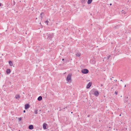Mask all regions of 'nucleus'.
<instances>
[{
	"mask_svg": "<svg viewBox=\"0 0 131 131\" xmlns=\"http://www.w3.org/2000/svg\"><path fill=\"white\" fill-rule=\"evenodd\" d=\"M95 89H93L91 91L90 93L92 94H93L94 93V95L96 96H97L99 95V92L98 91H95Z\"/></svg>",
	"mask_w": 131,
	"mask_h": 131,
	"instance_id": "nucleus-1",
	"label": "nucleus"
},
{
	"mask_svg": "<svg viewBox=\"0 0 131 131\" xmlns=\"http://www.w3.org/2000/svg\"><path fill=\"white\" fill-rule=\"evenodd\" d=\"M81 72L83 74H86L89 73V71L88 69H85L82 70Z\"/></svg>",
	"mask_w": 131,
	"mask_h": 131,
	"instance_id": "nucleus-2",
	"label": "nucleus"
},
{
	"mask_svg": "<svg viewBox=\"0 0 131 131\" xmlns=\"http://www.w3.org/2000/svg\"><path fill=\"white\" fill-rule=\"evenodd\" d=\"M71 75L70 74H69L67 78V82H69L70 81L71 82Z\"/></svg>",
	"mask_w": 131,
	"mask_h": 131,
	"instance_id": "nucleus-3",
	"label": "nucleus"
},
{
	"mask_svg": "<svg viewBox=\"0 0 131 131\" xmlns=\"http://www.w3.org/2000/svg\"><path fill=\"white\" fill-rule=\"evenodd\" d=\"M92 83L91 82H89L88 84H87L86 88L87 89H89L91 86Z\"/></svg>",
	"mask_w": 131,
	"mask_h": 131,
	"instance_id": "nucleus-4",
	"label": "nucleus"
},
{
	"mask_svg": "<svg viewBox=\"0 0 131 131\" xmlns=\"http://www.w3.org/2000/svg\"><path fill=\"white\" fill-rule=\"evenodd\" d=\"M48 37L47 38H49L50 39H51L52 37V35L51 34L47 33Z\"/></svg>",
	"mask_w": 131,
	"mask_h": 131,
	"instance_id": "nucleus-5",
	"label": "nucleus"
},
{
	"mask_svg": "<svg viewBox=\"0 0 131 131\" xmlns=\"http://www.w3.org/2000/svg\"><path fill=\"white\" fill-rule=\"evenodd\" d=\"M30 106L28 104H26L25 105V109H27L29 108V107Z\"/></svg>",
	"mask_w": 131,
	"mask_h": 131,
	"instance_id": "nucleus-6",
	"label": "nucleus"
},
{
	"mask_svg": "<svg viewBox=\"0 0 131 131\" xmlns=\"http://www.w3.org/2000/svg\"><path fill=\"white\" fill-rule=\"evenodd\" d=\"M90 62L92 64H95L96 63V61L94 60H91L90 61Z\"/></svg>",
	"mask_w": 131,
	"mask_h": 131,
	"instance_id": "nucleus-7",
	"label": "nucleus"
},
{
	"mask_svg": "<svg viewBox=\"0 0 131 131\" xmlns=\"http://www.w3.org/2000/svg\"><path fill=\"white\" fill-rule=\"evenodd\" d=\"M28 128L32 130L34 128L33 126L32 125H29V126Z\"/></svg>",
	"mask_w": 131,
	"mask_h": 131,
	"instance_id": "nucleus-8",
	"label": "nucleus"
},
{
	"mask_svg": "<svg viewBox=\"0 0 131 131\" xmlns=\"http://www.w3.org/2000/svg\"><path fill=\"white\" fill-rule=\"evenodd\" d=\"M11 72V71L10 69H8L6 70V72L7 74H9Z\"/></svg>",
	"mask_w": 131,
	"mask_h": 131,
	"instance_id": "nucleus-9",
	"label": "nucleus"
},
{
	"mask_svg": "<svg viewBox=\"0 0 131 131\" xmlns=\"http://www.w3.org/2000/svg\"><path fill=\"white\" fill-rule=\"evenodd\" d=\"M47 125V124L46 123H44L43 125V128L44 129H46V127Z\"/></svg>",
	"mask_w": 131,
	"mask_h": 131,
	"instance_id": "nucleus-10",
	"label": "nucleus"
},
{
	"mask_svg": "<svg viewBox=\"0 0 131 131\" xmlns=\"http://www.w3.org/2000/svg\"><path fill=\"white\" fill-rule=\"evenodd\" d=\"M15 98L16 99L19 100V99L20 98V96L19 95H16L15 96Z\"/></svg>",
	"mask_w": 131,
	"mask_h": 131,
	"instance_id": "nucleus-11",
	"label": "nucleus"
},
{
	"mask_svg": "<svg viewBox=\"0 0 131 131\" xmlns=\"http://www.w3.org/2000/svg\"><path fill=\"white\" fill-rule=\"evenodd\" d=\"M37 99L39 101H41L42 99V97L41 96H39L38 98Z\"/></svg>",
	"mask_w": 131,
	"mask_h": 131,
	"instance_id": "nucleus-12",
	"label": "nucleus"
},
{
	"mask_svg": "<svg viewBox=\"0 0 131 131\" xmlns=\"http://www.w3.org/2000/svg\"><path fill=\"white\" fill-rule=\"evenodd\" d=\"M9 64L10 65V66H13V63L11 61H9Z\"/></svg>",
	"mask_w": 131,
	"mask_h": 131,
	"instance_id": "nucleus-13",
	"label": "nucleus"
},
{
	"mask_svg": "<svg viewBox=\"0 0 131 131\" xmlns=\"http://www.w3.org/2000/svg\"><path fill=\"white\" fill-rule=\"evenodd\" d=\"M92 0H88L87 3L88 4H90L92 2Z\"/></svg>",
	"mask_w": 131,
	"mask_h": 131,
	"instance_id": "nucleus-14",
	"label": "nucleus"
},
{
	"mask_svg": "<svg viewBox=\"0 0 131 131\" xmlns=\"http://www.w3.org/2000/svg\"><path fill=\"white\" fill-rule=\"evenodd\" d=\"M75 55L79 57L80 56L81 54L80 53L78 52L76 53Z\"/></svg>",
	"mask_w": 131,
	"mask_h": 131,
	"instance_id": "nucleus-15",
	"label": "nucleus"
},
{
	"mask_svg": "<svg viewBox=\"0 0 131 131\" xmlns=\"http://www.w3.org/2000/svg\"><path fill=\"white\" fill-rule=\"evenodd\" d=\"M119 27V26L118 25H116V26H115L114 27V28L116 29H117Z\"/></svg>",
	"mask_w": 131,
	"mask_h": 131,
	"instance_id": "nucleus-16",
	"label": "nucleus"
},
{
	"mask_svg": "<svg viewBox=\"0 0 131 131\" xmlns=\"http://www.w3.org/2000/svg\"><path fill=\"white\" fill-rule=\"evenodd\" d=\"M86 0H82L81 1V3H84L86 2Z\"/></svg>",
	"mask_w": 131,
	"mask_h": 131,
	"instance_id": "nucleus-17",
	"label": "nucleus"
},
{
	"mask_svg": "<svg viewBox=\"0 0 131 131\" xmlns=\"http://www.w3.org/2000/svg\"><path fill=\"white\" fill-rule=\"evenodd\" d=\"M34 112L35 113L37 114L38 113V112H37V110H35V111H34Z\"/></svg>",
	"mask_w": 131,
	"mask_h": 131,
	"instance_id": "nucleus-18",
	"label": "nucleus"
},
{
	"mask_svg": "<svg viewBox=\"0 0 131 131\" xmlns=\"http://www.w3.org/2000/svg\"><path fill=\"white\" fill-rule=\"evenodd\" d=\"M111 57V56L110 55L109 56H107V57H106V59H107V60H108L110 57Z\"/></svg>",
	"mask_w": 131,
	"mask_h": 131,
	"instance_id": "nucleus-19",
	"label": "nucleus"
},
{
	"mask_svg": "<svg viewBox=\"0 0 131 131\" xmlns=\"http://www.w3.org/2000/svg\"><path fill=\"white\" fill-rule=\"evenodd\" d=\"M40 16L43 15L44 13L43 12H42L40 14Z\"/></svg>",
	"mask_w": 131,
	"mask_h": 131,
	"instance_id": "nucleus-20",
	"label": "nucleus"
},
{
	"mask_svg": "<svg viewBox=\"0 0 131 131\" xmlns=\"http://www.w3.org/2000/svg\"><path fill=\"white\" fill-rule=\"evenodd\" d=\"M48 20H46L45 21V23H47V24L48 25Z\"/></svg>",
	"mask_w": 131,
	"mask_h": 131,
	"instance_id": "nucleus-21",
	"label": "nucleus"
},
{
	"mask_svg": "<svg viewBox=\"0 0 131 131\" xmlns=\"http://www.w3.org/2000/svg\"><path fill=\"white\" fill-rule=\"evenodd\" d=\"M124 11L123 10H122V11H121L122 12V13H123L124 14H125L126 13H124Z\"/></svg>",
	"mask_w": 131,
	"mask_h": 131,
	"instance_id": "nucleus-22",
	"label": "nucleus"
},
{
	"mask_svg": "<svg viewBox=\"0 0 131 131\" xmlns=\"http://www.w3.org/2000/svg\"><path fill=\"white\" fill-rule=\"evenodd\" d=\"M118 92L117 91H116L115 92V93L117 95V94Z\"/></svg>",
	"mask_w": 131,
	"mask_h": 131,
	"instance_id": "nucleus-23",
	"label": "nucleus"
},
{
	"mask_svg": "<svg viewBox=\"0 0 131 131\" xmlns=\"http://www.w3.org/2000/svg\"><path fill=\"white\" fill-rule=\"evenodd\" d=\"M15 3H15V2L14 1V2H13V5H15Z\"/></svg>",
	"mask_w": 131,
	"mask_h": 131,
	"instance_id": "nucleus-24",
	"label": "nucleus"
},
{
	"mask_svg": "<svg viewBox=\"0 0 131 131\" xmlns=\"http://www.w3.org/2000/svg\"><path fill=\"white\" fill-rule=\"evenodd\" d=\"M127 99H128V97H127L126 98V100H125L127 102L128 101V100H127Z\"/></svg>",
	"mask_w": 131,
	"mask_h": 131,
	"instance_id": "nucleus-25",
	"label": "nucleus"
},
{
	"mask_svg": "<svg viewBox=\"0 0 131 131\" xmlns=\"http://www.w3.org/2000/svg\"><path fill=\"white\" fill-rule=\"evenodd\" d=\"M19 121H21V117L19 118Z\"/></svg>",
	"mask_w": 131,
	"mask_h": 131,
	"instance_id": "nucleus-26",
	"label": "nucleus"
},
{
	"mask_svg": "<svg viewBox=\"0 0 131 131\" xmlns=\"http://www.w3.org/2000/svg\"><path fill=\"white\" fill-rule=\"evenodd\" d=\"M40 16L41 19H42L43 18V17L41 16Z\"/></svg>",
	"mask_w": 131,
	"mask_h": 131,
	"instance_id": "nucleus-27",
	"label": "nucleus"
},
{
	"mask_svg": "<svg viewBox=\"0 0 131 131\" xmlns=\"http://www.w3.org/2000/svg\"><path fill=\"white\" fill-rule=\"evenodd\" d=\"M25 112H26L25 110H24V111H23L24 113H25Z\"/></svg>",
	"mask_w": 131,
	"mask_h": 131,
	"instance_id": "nucleus-28",
	"label": "nucleus"
},
{
	"mask_svg": "<svg viewBox=\"0 0 131 131\" xmlns=\"http://www.w3.org/2000/svg\"><path fill=\"white\" fill-rule=\"evenodd\" d=\"M112 5V3H110V6H111V5Z\"/></svg>",
	"mask_w": 131,
	"mask_h": 131,
	"instance_id": "nucleus-29",
	"label": "nucleus"
},
{
	"mask_svg": "<svg viewBox=\"0 0 131 131\" xmlns=\"http://www.w3.org/2000/svg\"><path fill=\"white\" fill-rule=\"evenodd\" d=\"M62 61H64V59H63H63H62Z\"/></svg>",
	"mask_w": 131,
	"mask_h": 131,
	"instance_id": "nucleus-30",
	"label": "nucleus"
},
{
	"mask_svg": "<svg viewBox=\"0 0 131 131\" xmlns=\"http://www.w3.org/2000/svg\"><path fill=\"white\" fill-rule=\"evenodd\" d=\"M2 4L1 3H0V6H1Z\"/></svg>",
	"mask_w": 131,
	"mask_h": 131,
	"instance_id": "nucleus-31",
	"label": "nucleus"
},
{
	"mask_svg": "<svg viewBox=\"0 0 131 131\" xmlns=\"http://www.w3.org/2000/svg\"><path fill=\"white\" fill-rule=\"evenodd\" d=\"M90 117V115H88V117Z\"/></svg>",
	"mask_w": 131,
	"mask_h": 131,
	"instance_id": "nucleus-32",
	"label": "nucleus"
},
{
	"mask_svg": "<svg viewBox=\"0 0 131 131\" xmlns=\"http://www.w3.org/2000/svg\"><path fill=\"white\" fill-rule=\"evenodd\" d=\"M67 108V107H65V108H64V109H65V108Z\"/></svg>",
	"mask_w": 131,
	"mask_h": 131,
	"instance_id": "nucleus-33",
	"label": "nucleus"
},
{
	"mask_svg": "<svg viewBox=\"0 0 131 131\" xmlns=\"http://www.w3.org/2000/svg\"><path fill=\"white\" fill-rule=\"evenodd\" d=\"M126 85H125L124 86V87H126Z\"/></svg>",
	"mask_w": 131,
	"mask_h": 131,
	"instance_id": "nucleus-34",
	"label": "nucleus"
},
{
	"mask_svg": "<svg viewBox=\"0 0 131 131\" xmlns=\"http://www.w3.org/2000/svg\"><path fill=\"white\" fill-rule=\"evenodd\" d=\"M121 81H123V80H120Z\"/></svg>",
	"mask_w": 131,
	"mask_h": 131,
	"instance_id": "nucleus-35",
	"label": "nucleus"
},
{
	"mask_svg": "<svg viewBox=\"0 0 131 131\" xmlns=\"http://www.w3.org/2000/svg\"><path fill=\"white\" fill-rule=\"evenodd\" d=\"M124 13H126V12H125V11H124Z\"/></svg>",
	"mask_w": 131,
	"mask_h": 131,
	"instance_id": "nucleus-36",
	"label": "nucleus"
},
{
	"mask_svg": "<svg viewBox=\"0 0 131 131\" xmlns=\"http://www.w3.org/2000/svg\"><path fill=\"white\" fill-rule=\"evenodd\" d=\"M23 94H25L24 92H23Z\"/></svg>",
	"mask_w": 131,
	"mask_h": 131,
	"instance_id": "nucleus-37",
	"label": "nucleus"
},
{
	"mask_svg": "<svg viewBox=\"0 0 131 131\" xmlns=\"http://www.w3.org/2000/svg\"><path fill=\"white\" fill-rule=\"evenodd\" d=\"M73 113V112H71V113L72 114Z\"/></svg>",
	"mask_w": 131,
	"mask_h": 131,
	"instance_id": "nucleus-38",
	"label": "nucleus"
},
{
	"mask_svg": "<svg viewBox=\"0 0 131 131\" xmlns=\"http://www.w3.org/2000/svg\"><path fill=\"white\" fill-rule=\"evenodd\" d=\"M114 81H117V80H114Z\"/></svg>",
	"mask_w": 131,
	"mask_h": 131,
	"instance_id": "nucleus-39",
	"label": "nucleus"
},
{
	"mask_svg": "<svg viewBox=\"0 0 131 131\" xmlns=\"http://www.w3.org/2000/svg\"><path fill=\"white\" fill-rule=\"evenodd\" d=\"M114 81H117V80H114Z\"/></svg>",
	"mask_w": 131,
	"mask_h": 131,
	"instance_id": "nucleus-40",
	"label": "nucleus"
},
{
	"mask_svg": "<svg viewBox=\"0 0 131 131\" xmlns=\"http://www.w3.org/2000/svg\"><path fill=\"white\" fill-rule=\"evenodd\" d=\"M114 81H117V80H114Z\"/></svg>",
	"mask_w": 131,
	"mask_h": 131,
	"instance_id": "nucleus-41",
	"label": "nucleus"
},
{
	"mask_svg": "<svg viewBox=\"0 0 131 131\" xmlns=\"http://www.w3.org/2000/svg\"><path fill=\"white\" fill-rule=\"evenodd\" d=\"M121 114H120V115H119V116H121Z\"/></svg>",
	"mask_w": 131,
	"mask_h": 131,
	"instance_id": "nucleus-42",
	"label": "nucleus"
},
{
	"mask_svg": "<svg viewBox=\"0 0 131 131\" xmlns=\"http://www.w3.org/2000/svg\"><path fill=\"white\" fill-rule=\"evenodd\" d=\"M18 131H20V130H18Z\"/></svg>",
	"mask_w": 131,
	"mask_h": 131,
	"instance_id": "nucleus-43",
	"label": "nucleus"
}]
</instances>
